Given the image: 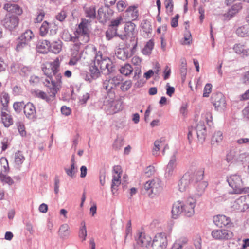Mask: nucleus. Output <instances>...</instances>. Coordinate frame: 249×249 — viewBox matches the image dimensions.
<instances>
[{
    "mask_svg": "<svg viewBox=\"0 0 249 249\" xmlns=\"http://www.w3.org/2000/svg\"><path fill=\"white\" fill-rule=\"evenodd\" d=\"M60 66V62L58 57L53 62H47L42 65L41 70L46 76L42 82L48 89L47 93L41 90L35 91L36 97L48 103L54 100L62 83V77L59 72Z\"/></svg>",
    "mask_w": 249,
    "mask_h": 249,
    "instance_id": "1",
    "label": "nucleus"
},
{
    "mask_svg": "<svg viewBox=\"0 0 249 249\" xmlns=\"http://www.w3.org/2000/svg\"><path fill=\"white\" fill-rule=\"evenodd\" d=\"M88 21L82 19L76 31V36L71 38L73 51H77L84 48L89 40V33L88 28Z\"/></svg>",
    "mask_w": 249,
    "mask_h": 249,
    "instance_id": "2",
    "label": "nucleus"
},
{
    "mask_svg": "<svg viewBox=\"0 0 249 249\" xmlns=\"http://www.w3.org/2000/svg\"><path fill=\"white\" fill-rule=\"evenodd\" d=\"M136 25L131 21L126 22L124 25V32L123 35H118L122 40H125L128 38H131V41L133 42L132 52L134 53L137 47L138 38L135 37Z\"/></svg>",
    "mask_w": 249,
    "mask_h": 249,
    "instance_id": "3",
    "label": "nucleus"
},
{
    "mask_svg": "<svg viewBox=\"0 0 249 249\" xmlns=\"http://www.w3.org/2000/svg\"><path fill=\"white\" fill-rule=\"evenodd\" d=\"M211 236L216 240L227 241L232 239L234 234L231 230L228 228L217 229L212 231Z\"/></svg>",
    "mask_w": 249,
    "mask_h": 249,
    "instance_id": "4",
    "label": "nucleus"
},
{
    "mask_svg": "<svg viewBox=\"0 0 249 249\" xmlns=\"http://www.w3.org/2000/svg\"><path fill=\"white\" fill-rule=\"evenodd\" d=\"M229 185L233 189L234 193L241 194L244 191L243 182L240 176L234 174L227 178Z\"/></svg>",
    "mask_w": 249,
    "mask_h": 249,
    "instance_id": "5",
    "label": "nucleus"
},
{
    "mask_svg": "<svg viewBox=\"0 0 249 249\" xmlns=\"http://www.w3.org/2000/svg\"><path fill=\"white\" fill-rule=\"evenodd\" d=\"M144 188L148 195H157L162 190L161 181L157 178L147 181L144 184Z\"/></svg>",
    "mask_w": 249,
    "mask_h": 249,
    "instance_id": "6",
    "label": "nucleus"
},
{
    "mask_svg": "<svg viewBox=\"0 0 249 249\" xmlns=\"http://www.w3.org/2000/svg\"><path fill=\"white\" fill-rule=\"evenodd\" d=\"M204 174V169L195 171V175L193 180L196 183V189L198 195H201L203 193L208 185L207 181H202L203 178Z\"/></svg>",
    "mask_w": 249,
    "mask_h": 249,
    "instance_id": "7",
    "label": "nucleus"
},
{
    "mask_svg": "<svg viewBox=\"0 0 249 249\" xmlns=\"http://www.w3.org/2000/svg\"><path fill=\"white\" fill-rule=\"evenodd\" d=\"M95 62L102 71L107 70L108 73H111L114 71L113 63L108 57L103 58L101 55H97L96 56Z\"/></svg>",
    "mask_w": 249,
    "mask_h": 249,
    "instance_id": "8",
    "label": "nucleus"
},
{
    "mask_svg": "<svg viewBox=\"0 0 249 249\" xmlns=\"http://www.w3.org/2000/svg\"><path fill=\"white\" fill-rule=\"evenodd\" d=\"M196 203V200L192 197H188L182 201L183 213L185 216L190 217L194 214Z\"/></svg>",
    "mask_w": 249,
    "mask_h": 249,
    "instance_id": "9",
    "label": "nucleus"
},
{
    "mask_svg": "<svg viewBox=\"0 0 249 249\" xmlns=\"http://www.w3.org/2000/svg\"><path fill=\"white\" fill-rule=\"evenodd\" d=\"M122 174V169L120 165H116L113 169V178L112 180L111 190L113 194L117 191L118 187L121 184V177Z\"/></svg>",
    "mask_w": 249,
    "mask_h": 249,
    "instance_id": "10",
    "label": "nucleus"
},
{
    "mask_svg": "<svg viewBox=\"0 0 249 249\" xmlns=\"http://www.w3.org/2000/svg\"><path fill=\"white\" fill-rule=\"evenodd\" d=\"M167 245L166 236L164 233H158L154 237L152 244L153 249H166Z\"/></svg>",
    "mask_w": 249,
    "mask_h": 249,
    "instance_id": "11",
    "label": "nucleus"
},
{
    "mask_svg": "<svg viewBox=\"0 0 249 249\" xmlns=\"http://www.w3.org/2000/svg\"><path fill=\"white\" fill-rule=\"evenodd\" d=\"M135 238L137 245L142 248H147L151 245V237L145 232L139 231Z\"/></svg>",
    "mask_w": 249,
    "mask_h": 249,
    "instance_id": "12",
    "label": "nucleus"
},
{
    "mask_svg": "<svg viewBox=\"0 0 249 249\" xmlns=\"http://www.w3.org/2000/svg\"><path fill=\"white\" fill-rule=\"evenodd\" d=\"M211 101L217 110H222L226 107L225 98L220 92L213 94L211 97Z\"/></svg>",
    "mask_w": 249,
    "mask_h": 249,
    "instance_id": "13",
    "label": "nucleus"
},
{
    "mask_svg": "<svg viewBox=\"0 0 249 249\" xmlns=\"http://www.w3.org/2000/svg\"><path fill=\"white\" fill-rule=\"evenodd\" d=\"M195 175V172L194 173L192 172H188L183 176L178 183L180 191L184 192L189 188L191 181H194L193 178Z\"/></svg>",
    "mask_w": 249,
    "mask_h": 249,
    "instance_id": "14",
    "label": "nucleus"
},
{
    "mask_svg": "<svg viewBox=\"0 0 249 249\" xmlns=\"http://www.w3.org/2000/svg\"><path fill=\"white\" fill-rule=\"evenodd\" d=\"M19 21L18 17L7 15L3 21V24L5 28L12 30L18 26Z\"/></svg>",
    "mask_w": 249,
    "mask_h": 249,
    "instance_id": "15",
    "label": "nucleus"
},
{
    "mask_svg": "<svg viewBox=\"0 0 249 249\" xmlns=\"http://www.w3.org/2000/svg\"><path fill=\"white\" fill-rule=\"evenodd\" d=\"M3 8L8 13V15L11 16H20L23 13L22 8L18 4L6 3L4 4Z\"/></svg>",
    "mask_w": 249,
    "mask_h": 249,
    "instance_id": "16",
    "label": "nucleus"
},
{
    "mask_svg": "<svg viewBox=\"0 0 249 249\" xmlns=\"http://www.w3.org/2000/svg\"><path fill=\"white\" fill-rule=\"evenodd\" d=\"M1 122L5 127H9L13 124V119L9 109H1Z\"/></svg>",
    "mask_w": 249,
    "mask_h": 249,
    "instance_id": "17",
    "label": "nucleus"
},
{
    "mask_svg": "<svg viewBox=\"0 0 249 249\" xmlns=\"http://www.w3.org/2000/svg\"><path fill=\"white\" fill-rule=\"evenodd\" d=\"M213 221L216 226L222 227L227 226L231 221L230 217L225 215L218 214L213 216Z\"/></svg>",
    "mask_w": 249,
    "mask_h": 249,
    "instance_id": "18",
    "label": "nucleus"
},
{
    "mask_svg": "<svg viewBox=\"0 0 249 249\" xmlns=\"http://www.w3.org/2000/svg\"><path fill=\"white\" fill-rule=\"evenodd\" d=\"M233 50L236 53L242 56H248L249 55V45L247 43H238L233 47Z\"/></svg>",
    "mask_w": 249,
    "mask_h": 249,
    "instance_id": "19",
    "label": "nucleus"
},
{
    "mask_svg": "<svg viewBox=\"0 0 249 249\" xmlns=\"http://www.w3.org/2000/svg\"><path fill=\"white\" fill-rule=\"evenodd\" d=\"M139 16L138 7L131 6L127 8L125 12V17L128 20H135Z\"/></svg>",
    "mask_w": 249,
    "mask_h": 249,
    "instance_id": "20",
    "label": "nucleus"
},
{
    "mask_svg": "<svg viewBox=\"0 0 249 249\" xmlns=\"http://www.w3.org/2000/svg\"><path fill=\"white\" fill-rule=\"evenodd\" d=\"M24 113L28 119H32L36 117V110L34 105L28 102L24 106Z\"/></svg>",
    "mask_w": 249,
    "mask_h": 249,
    "instance_id": "21",
    "label": "nucleus"
},
{
    "mask_svg": "<svg viewBox=\"0 0 249 249\" xmlns=\"http://www.w3.org/2000/svg\"><path fill=\"white\" fill-rule=\"evenodd\" d=\"M183 213L182 201H178L175 202L172 206V214L173 218H177Z\"/></svg>",
    "mask_w": 249,
    "mask_h": 249,
    "instance_id": "22",
    "label": "nucleus"
},
{
    "mask_svg": "<svg viewBox=\"0 0 249 249\" xmlns=\"http://www.w3.org/2000/svg\"><path fill=\"white\" fill-rule=\"evenodd\" d=\"M51 43L47 40L39 41L37 45V51L42 53H46L50 51Z\"/></svg>",
    "mask_w": 249,
    "mask_h": 249,
    "instance_id": "23",
    "label": "nucleus"
},
{
    "mask_svg": "<svg viewBox=\"0 0 249 249\" xmlns=\"http://www.w3.org/2000/svg\"><path fill=\"white\" fill-rule=\"evenodd\" d=\"M9 102L10 96L9 94L5 92H2L0 96V103L1 105L0 110L1 109H9Z\"/></svg>",
    "mask_w": 249,
    "mask_h": 249,
    "instance_id": "24",
    "label": "nucleus"
},
{
    "mask_svg": "<svg viewBox=\"0 0 249 249\" xmlns=\"http://www.w3.org/2000/svg\"><path fill=\"white\" fill-rule=\"evenodd\" d=\"M242 8L240 4L233 5L226 14L224 15L225 19H230L237 13Z\"/></svg>",
    "mask_w": 249,
    "mask_h": 249,
    "instance_id": "25",
    "label": "nucleus"
},
{
    "mask_svg": "<svg viewBox=\"0 0 249 249\" xmlns=\"http://www.w3.org/2000/svg\"><path fill=\"white\" fill-rule=\"evenodd\" d=\"M206 126L204 122L200 121L196 126V131L198 139H204L206 134Z\"/></svg>",
    "mask_w": 249,
    "mask_h": 249,
    "instance_id": "26",
    "label": "nucleus"
},
{
    "mask_svg": "<svg viewBox=\"0 0 249 249\" xmlns=\"http://www.w3.org/2000/svg\"><path fill=\"white\" fill-rule=\"evenodd\" d=\"M9 170L8 160L6 158H0V177H2L3 174H7Z\"/></svg>",
    "mask_w": 249,
    "mask_h": 249,
    "instance_id": "27",
    "label": "nucleus"
},
{
    "mask_svg": "<svg viewBox=\"0 0 249 249\" xmlns=\"http://www.w3.org/2000/svg\"><path fill=\"white\" fill-rule=\"evenodd\" d=\"M84 10L86 17L94 19L96 18V7L95 6H85Z\"/></svg>",
    "mask_w": 249,
    "mask_h": 249,
    "instance_id": "28",
    "label": "nucleus"
},
{
    "mask_svg": "<svg viewBox=\"0 0 249 249\" xmlns=\"http://www.w3.org/2000/svg\"><path fill=\"white\" fill-rule=\"evenodd\" d=\"M62 42L60 40L53 41L51 44L50 50L55 54L59 53L62 50Z\"/></svg>",
    "mask_w": 249,
    "mask_h": 249,
    "instance_id": "29",
    "label": "nucleus"
},
{
    "mask_svg": "<svg viewBox=\"0 0 249 249\" xmlns=\"http://www.w3.org/2000/svg\"><path fill=\"white\" fill-rule=\"evenodd\" d=\"M187 242L188 240L186 237H181L175 242L171 249H182V247L187 244Z\"/></svg>",
    "mask_w": 249,
    "mask_h": 249,
    "instance_id": "30",
    "label": "nucleus"
},
{
    "mask_svg": "<svg viewBox=\"0 0 249 249\" xmlns=\"http://www.w3.org/2000/svg\"><path fill=\"white\" fill-rule=\"evenodd\" d=\"M80 59L81 55L77 51H72L68 64L71 66L76 65Z\"/></svg>",
    "mask_w": 249,
    "mask_h": 249,
    "instance_id": "31",
    "label": "nucleus"
},
{
    "mask_svg": "<svg viewBox=\"0 0 249 249\" xmlns=\"http://www.w3.org/2000/svg\"><path fill=\"white\" fill-rule=\"evenodd\" d=\"M245 198H243V196H240L239 198H237L234 202L232 207L234 209L243 211L246 209L244 201Z\"/></svg>",
    "mask_w": 249,
    "mask_h": 249,
    "instance_id": "32",
    "label": "nucleus"
},
{
    "mask_svg": "<svg viewBox=\"0 0 249 249\" xmlns=\"http://www.w3.org/2000/svg\"><path fill=\"white\" fill-rule=\"evenodd\" d=\"M70 234V227L67 224L62 225L59 230V234L63 238H67Z\"/></svg>",
    "mask_w": 249,
    "mask_h": 249,
    "instance_id": "33",
    "label": "nucleus"
},
{
    "mask_svg": "<svg viewBox=\"0 0 249 249\" xmlns=\"http://www.w3.org/2000/svg\"><path fill=\"white\" fill-rule=\"evenodd\" d=\"M236 34L241 37L249 36V25H245L238 28Z\"/></svg>",
    "mask_w": 249,
    "mask_h": 249,
    "instance_id": "34",
    "label": "nucleus"
},
{
    "mask_svg": "<svg viewBox=\"0 0 249 249\" xmlns=\"http://www.w3.org/2000/svg\"><path fill=\"white\" fill-rule=\"evenodd\" d=\"M119 71L122 74L127 76L132 73L133 69L131 65L126 63L124 66L121 67Z\"/></svg>",
    "mask_w": 249,
    "mask_h": 249,
    "instance_id": "35",
    "label": "nucleus"
},
{
    "mask_svg": "<svg viewBox=\"0 0 249 249\" xmlns=\"http://www.w3.org/2000/svg\"><path fill=\"white\" fill-rule=\"evenodd\" d=\"M34 37V35L32 31L27 30L20 36L19 40L28 43Z\"/></svg>",
    "mask_w": 249,
    "mask_h": 249,
    "instance_id": "36",
    "label": "nucleus"
},
{
    "mask_svg": "<svg viewBox=\"0 0 249 249\" xmlns=\"http://www.w3.org/2000/svg\"><path fill=\"white\" fill-rule=\"evenodd\" d=\"M154 46V41L152 40H149L142 50L144 55H150Z\"/></svg>",
    "mask_w": 249,
    "mask_h": 249,
    "instance_id": "37",
    "label": "nucleus"
},
{
    "mask_svg": "<svg viewBox=\"0 0 249 249\" xmlns=\"http://www.w3.org/2000/svg\"><path fill=\"white\" fill-rule=\"evenodd\" d=\"M164 145V139L161 138L154 142V147L153 149V155H156L160 149Z\"/></svg>",
    "mask_w": 249,
    "mask_h": 249,
    "instance_id": "38",
    "label": "nucleus"
},
{
    "mask_svg": "<svg viewBox=\"0 0 249 249\" xmlns=\"http://www.w3.org/2000/svg\"><path fill=\"white\" fill-rule=\"evenodd\" d=\"M89 70L91 76L92 78L96 79L100 76V71L99 69V67L96 64H95V62L94 63V65L90 67Z\"/></svg>",
    "mask_w": 249,
    "mask_h": 249,
    "instance_id": "39",
    "label": "nucleus"
},
{
    "mask_svg": "<svg viewBox=\"0 0 249 249\" xmlns=\"http://www.w3.org/2000/svg\"><path fill=\"white\" fill-rule=\"evenodd\" d=\"M25 158L20 151L15 153L14 156V162L17 165H21L24 161Z\"/></svg>",
    "mask_w": 249,
    "mask_h": 249,
    "instance_id": "40",
    "label": "nucleus"
},
{
    "mask_svg": "<svg viewBox=\"0 0 249 249\" xmlns=\"http://www.w3.org/2000/svg\"><path fill=\"white\" fill-rule=\"evenodd\" d=\"M81 227L79 231V237L82 239V241L86 240L87 236V231L86 227V224L84 221H82L81 223Z\"/></svg>",
    "mask_w": 249,
    "mask_h": 249,
    "instance_id": "41",
    "label": "nucleus"
},
{
    "mask_svg": "<svg viewBox=\"0 0 249 249\" xmlns=\"http://www.w3.org/2000/svg\"><path fill=\"white\" fill-rule=\"evenodd\" d=\"M118 29L113 28L109 26L108 29L106 31V36L107 40H109L114 37L117 36Z\"/></svg>",
    "mask_w": 249,
    "mask_h": 249,
    "instance_id": "42",
    "label": "nucleus"
},
{
    "mask_svg": "<svg viewBox=\"0 0 249 249\" xmlns=\"http://www.w3.org/2000/svg\"><path fill=\"white\" fill-rule=\"evenodd\" d=\"M118 58L125 60L129 57V53L124 49H119L116 53Z\"/></svg>",
    "mask_w": 249,
    "mask_h": 249,
    "instance_id": "43",
    "label": "nucleus"
},
{
    "mask_svg": "<svg viewBox=\"0 0 249 249\" xmlns=\"http://www.w3.org/2000/svg\"><path fill=\"white\" fill-rule=\"evenodd\" d=\"M110 79L106 80L104 81L103 86L104 88L107 90L109 91L108 94H110L113 97H114V93L111 92V89L114 88L112 82H110Z\"/></svg>",
    "mask_w": 249,
    "mask_h": 249,
    "instance_id": "44",
    "label": "nucleus"
},
{
    "mask_svg": "<svg viewBox=\"0 0 249 249\" xmlns=\"http://www.w3.org/2000/svg\"><path fill=\"white\" fill-rule=\"evenodd\" d=\"M49 29V23L46 21H44L40 28V35L42 36H45L48 32Z\"/></svg>",
    "mask_w": 249,
    "mask_h": 249,
    "instance_id": "45",
    "label": "nucleus"
},
{
    "mask_svg": "<svg viewBox=\"0 0 249 249\" xmlns=\"http://www.w3.org/2000/svg\"><path fill=\"white\" fill-rule=\"evenodd\" d=\"M237 152L235 149L230 150L226 155V160L229 162L233 161L236 158Z\"/></svg>",
    "mask_w": 249,
    "mask_h": 249,
    "instance_id": "46",
    "label": "nucleus"
},
{
    "mask_svg": "<svg viewBox=\"0 0 249 249\" xmlns=\"http://www.w3.org/2000/svg\"><path fill=\"white\" fill-rule=\"evenodd\" d=\"M123 21V18L121 16L117 17L116 18L112 19L109 26L113 28L118 29V27Z\"/></svg>",
    "mask_w": 249,
    "mask_h": 249,
    "instance_id": "47",
    "label": "nucleus"
},
{
    "mask_svg": "<svg viewBox=\"0 0 249 249\" xmlns=\"http://www.w3.org/2000/svg\"><path fill=\"white\" fill-rule=\"evenodd\" d=\"M141 27L143 32L149 33L152 31V26L150 23L147 20H143L141 24Z\"/></svg>",
    "mask_w": 249,
    "mask_h": 249,
    "instance_id": "48",
    "label": "nucleus"
},
{
    "mask_svg": "<svg viewBox=\"0 0 249 249\" xmlns=\"http://www.w3.org/2000/svg\"><path fill=\"white\" fill-rule=\"evenodd\" d=\"M223 138L222 133L220 131H218L214 133L212 137V142L219 143L222 142Z\"/></svg>",
    "mask_w": 249,
    "mask_h": 249,
    "instance_id": "49",
    "label": "nucleus"
},
{
    "mask_svg": "<svg viewBox=\"0 0 249 249\" xmlns=\"http://www.w3.org/2000/svg\"><path fill=\"white\" fill-rule=\"evenodd\" d=\"M176 161L177 160L175 156L172 157L167 167V169L168 170L169 173L172 172L173 170L176 168Z\"/></svg>",
    "mask_w": 249,
    "mask_h": 249,
    "instance_id": "50",
    "label": "nucleus"
},
{
    "mask_svg": "<svg viewBox=\"0 0 249 249\" xmlns=\"http://www.w3.org/2000/svg\"><path fill=\"white\" fill-rule=\"evenodd\" d=\"M24 106L23 102H16L13 104V107L16 112L19 113L21 111L22 108L24 107Z\"/></svg>",
    "mask_w": 249,
    "mask_h": 249,
    "instance_id": "51",
    "label": "nucleus"
},
{
    "mask_svg": "<svg viewBox=\"0 0 249 249\" xmlns=\"http://www.w3.org/2000/svg\"><path fill=\"white\" fill-rule=\"evenodd\" d=\"M212 85L210 83H207L204 87L203 90V96L208 97L212 92Z\"/></svg>",
    "mask_w": 249,
    "mask_h": 249,
    "instance_id": "52",
    "label": "nucleus"
},
{
    "mask_svg": "<svg viewBox=\"0 0 249 249\" xmlns=\"http://www.w3.org/2000/svg\"><path fill=\"white\" fill-rule=\"evenodd\" d=\"M123 78L121 75H117L110 79V82H112L114 88L119 85L122 81Z\"/></svg>",
    "mask_w": 249,
    "mask_h": 249,
    "instance_id": "53",
    "label": "nucleus"
},
{
    "mask_svg": "<svg viewBox=\"0 0 249 249\" xmlns=\"http://www.w3.org/2000/svg\"><path fill=\"white\" fill-rule=\"evenodd\" d=\"M0 179L5 183L11 185L13 183L12 179L9 176H7V174H3L2 177H0Z\"/></svg>",
    "mask_w": 249,
    "mask_h": 249,
    "instance_id": "54",
    "label": "nucleus"
},
{
    "mask_svg": "<svg viewBox=\"0 0 249 249\" xmlns=\"http://www.w3.org/2000/svg\"><path fill=\"white\" fill-rule=\"evenodd\" d=\"M1 149L2 151H5L10 145V142L8 138H4L1 141Z\"/></svg>",
    "mask_w": 249,
    "mask_h": 249,
    "instance_id": "55",
    "label": "nucleus"
},
{
    "mask_svg": "<svg viewBox=\"0 0 249 249\" xmlns=\"http://www.w3.org/2000/svg\"><path fill=\"white\" fill-rule=\"evenodd\" d=\"M117 10H118V11L119 12H122L123 11L124 9L126 8V3L125 2V1H123V0H119L117 3Z\"/></svg>",
    "mask_w": 249,
    "mask_h": 249,
    "instance_id": "56",
    "label": "nucleus"
},
{
    "mask_svg": "<svg viewBox=\"0 0 249 249\" xmlns=\"http://www.w3.org/2000/svg\"><path fill=\"white\" fill-rule=\"evenodd\" d=\"M132 83L131 81H126L123 83L121 87V89L123 91L128 90L131 87Z\"/></svg>",
    "mask_w": 249,
    "mask_h": 249,
    "instance_id": "57",
    "label": "nucleus"
},
{
    "mask_svg": "<svg viewBox=\"0 0 249 249\" xmlns=\"http://www.w3.org/2000/svg\"><path fill=\"white\" fill-rule=\"evenodd\" d=\"M45 15V13L43 11H42V10L40 11L39 12V13H38V15L35 20V22L36 23H39V22H41L44 18Z\"/></svg>",
    "mask_w": 249,
    "mask_h": 249,
    "instance_id": "58",
    "label": "nucleus"
},
{
    "mask_svg": "<svg viewBox=\"0 0 249 249\" xmlns=\"http://www.w3.org/2000/svg\"><path fill=\"white\" fill-rule=\"evenodd\" d=\"M179 18L178 14H177L174 17L171 18V25L172 27L175 28L178 25V20Z\"/></svg>",
    "mask_w": 249,
    "mask_h": 249,
    "instance_id": "59",
    "label": "nucleus"
},
{
    "mask_svg": "<svg viewBox=\"0 0 249 249\" xmlns=\"http://www.w3.org/2000/svg\"><path fill=\"white\" fill-rule=\"evenodd\" d=\"M194 245L196 249H201V239L200 236H197L194 239Z\"/></svg>",
    "mask_w": 249,
    "mask_h": 249,
    "instance_id": "60",
    "label": "nucleus"
},
{
    "mask_svg": "<svg viewBox=\"0 0 249 249\" xmlns=\"http://www.w3.org/2000/svg\"><path fill=\"white\" fill-rule=\"evenodd\" d=\"M166 94L170 97H171L174 93L175 89L174 87H171L168 83L166 85Z\"/></svg>",
    "mask_w": 249,
    "mask_h": 249,
    "instance_id": "61",
    "label": "nucleus"
},
{
    "mask_svg": "<svg viewBox=\"0 0 249 249\" xmlns=\"http://www.w3.org/2000/svg\"><path fill=\"white\" fill-rule=\"evenodd\" d=\"M98 15L99 19L105 20L107 18L106 14L104 12V8L101 7L98 10Z\"/></svg>",
    "mask_w": 249,
    "mask_h": 249,
    "instance_id": "62",
    "label": "nucleus"
},
{
    "mask_svg": "<svg viewBox=\"0 0 249 249\" xmlns=\"http://www.w3.org/2000/svg\"><path fill=\"white\" fill-rule=\"evenodd\" d=\"M66 17V12L64 11H61L56 16V19L60 21H63L65 19Z\"/></svg>",
    "mask_w": 249,
    "mask_h": 249,
    "instance_id": "63",
    "label": "nucleus"
},
{
    "mask_svg": "<svg viewBox=\"0 0 249 249\" xmlns=\"http://www.w3.org/2000/svg\"><path fill=\"white\" fill-rule=\"evenodd\" d=\"M131 62L134 65L140 66L142 62V59L139 57L135 56L132 58Z\"/></svg>",
    "mask_w": 249,
    "mask_h": 249,
    "instance_id": "64",
    "label": "nucleus"
}]
</instances>
